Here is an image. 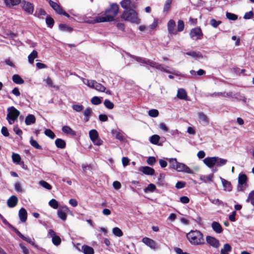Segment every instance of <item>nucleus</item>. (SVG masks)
I'll list each match as a JSON object with an SVG mask.
<instances>
[{
  "label": "nucleus",
  "mask_w": 254,
  "mask_h": 254,
  "mask_svg": "<svg viewBox=\"0 0 254 254\" xmlns=\"http://www.w3.org/2000/svg\"><path fill=\"white\" fill-rule=\"evenodd\" d=\"M216 157H206L203 161L208 167L211 168L216 165Z\"/></svg>",
  "instance_id": "obj_17"
},
{
  "label": "nucleus",
  "mask_w": 254,
  "mask_h": 254,
  "mask_svg": "<svg viewBox=\"0 0 254 254\" xmlns=\"http://www.w3.org/2000/svg\"><path fill=\"white\" fill-rule=\"evenodd\" d=\"M104 104L105 107L109 109H112L114 107V105L113 103L111 102L108 99H106L104 102Z\"/></svg>",
  "instance_id": "obj_47"
},
{
  "label": "nucleus",
  "mask_w": 254,
  "mask_h": 254,
  "mask_svg": "<svg viewBox=\"0 0 254 254\" xmlns=\"http://www.w3.org/2000/svg\"><path fill=\"white\" fill-rule=\"evenodd\" d=\"M71 213V211L65 205L60 207L57 211V214L59 218L63 221L66 220L68 213Z\"/></svg>",
  "instance_id": "obj_9"
},
{
  "label": "nucleus",
  "mask_w": 254,
  "mask_h": 254,
  "mask_svg": "<svg viewBox=\"0 0 254 254\" xmlns=\"http://www.w3.org/2000/svg\"><path fill=\"white\" fill-rule=\"evenodd\" d=\"M247 177L245 174H240L238 178V190L240 191H243L247 187Z\"/></svg>",
  "instance_id": "obj_10"
},
{
  "label": "nucleus",
  "mask_w": 254,
  "mask_h": 254,
  "mask_svg": "<svg viewBox=\"0 0 254 254\" xmlns=\"http://www.w3.org/2000/svg\"><path fill=\"white\" fill-rule=\"evenodd\" d=\"M46 22L47 24L51 28L53 27V26L54 25V20L52 17L49 16L46 18Z\"/></svg>",
  "instance_id": "obj_58"
},
{
  "label": "nucleus",
  "mask_w": 254,
  "mask_h": 254,
  "mask_svg": "<svg viewBox=\"0 0 254 254\" xmlns=\"http://www.w3.org/2000/svg\"><path fill=\"white\" fill-rule=\"evenodd\" d=\"M186 55L190 56L195 59H202L203 55L200 52L191 51L186 53Z\"/></svg>",
  "instance_id": "obj_26"
},
{
  "label": "nucleus",
  "mask_w": 254,
  "mask_h": 254,
  "mask_svg": "<svg viewBox=\"0 0 254 254\" xmlns=\"http://www.w3.org/2000/svg\"><path fill=\"white\" fill-rule=\"evenodd\" d=\"M45 135L51 139H54L55 137L54 132L50 129H46L44 132Z\"/></svg>",
  "instance_id": "obj_48"
},
{
  "label": "nucleus",
  "mask_w": 254,
  "mask_h": 254,
  "mask_svg": "<svg viewBox=\"0 0 254 254\" xmlns=\"http://www.w3.org/2000/svg\"><path fill=\"white\" fill-rule=\"evenodd\" d=\"M206 242L211 246L215 248H218L220 246V242L215 238L208 236L206 237Z\"/></svg>",
  "instance_id": "obj_14"
},
{
  "label": "nucleus",
  "mask_w": 254,
  "mask_h": 254,
  "mask_svg": "<svg viewBox=\"0 0 254 254\" xmlns=\"http://www.w3.org/2000/svg\"><path fill=\"white\" fill-rule=\"evenodd\" d=\"M112 133L115 135L116 139L123 141L124 139V133L122 132H120L117 130H113Z\"/></svg>",
  "instance_id": "obj_32"
},
{
  "label": "nucleus",
  "mask_w": 254,
  "mask_h": 254,
  "mask_svg": "<svg viewBox=\"0 0 254 254\" xmlns=\"http://www.w3.org/2000/svg\"><path fill=\"white\" fill-rule=\"evenodd\" d=\"M4 1L6 6L8 7L18 5L21 2V0H4Z\"/></svg>",
  "instance_id": "obj_30"
},
{
  "label": "nucleus",
  "mask_w": 254,
  "mask_h": 254,
  "mask_svg": "<svg viewBox=\"0 0 254 254\" xmlns=\"http://www.w3.org/2000/svg\"><path fill=\"white\" fill-rule=\"evenodd\" d=\"M142 242L152 250H155L158 249V246L157 243L151 239L144 237L142 239Z\"/></svg>",
  "instance_id": "obj_12"
},
{
  "label": "nucleus",
  "mask_w": 254,
  "mask_h": 254,
  "mask_svg": "<svg viewBox=\"0 0 254 254\" xmlns=\"http://www.w3.org/2000/svg\"><path fill=\"white\" fill-rule=\"evenodd\" d=\"M59 28L61 30L63 31H71L72 29L70 27L67 26L66 25L61 24L59 25Z\"/></svg>",
  "instance_id": "obj_61"
},
{
  "label": "nucleus",
  "mask_w": 254,
  "mask_h": 254,
  "mask_svg": "<svg viewBox=\"0 0 254 254\" xmlns=\"http://www.w3.org/2000/svg\"><path fill=\"white\" fill-rule=\"evenodd\" d=\"M12 159L14 163L19 164L21 161V157L18 154L13 153L12 155Z\"/></svg>",
  "instance_id": "obj_45"
},
{
  "label": "nucleus",
  "mask_w": 254,
  "mask_h": 254,
  "mask_svg": "<svg viewBox=\"0 0 254 254\" xmlns=\"http://www.w3.org/2000/svg\"><path fill=\"white\" fill-rule=\"evenodd\" d=\"M148 115L151 117H157L159 115V112L156 109H151L148 112Z\"/></svg>",
  "instance_id": "obj_49"
},
{
  "label": "nucleus",
  "mask_w": 254,
  "mask_h": 254,
  "mask_svg": "<svg viewBox=\"0 0 254 254\" xmlns=\"http://www.w3.org/2000/svg\"><path fill=\"white\" fill-rule=\"evenodd\" d=\"M14 188H15V190L18 192H21L23 191V190L21 186V184L19 182H16L14 184Z\"/></svg>",
  "instance_id": "obj_60"
},
{
  "label": "nucleus",
  "mask_w": 254,
  "mask_h": 254,
  "mask_svg": "<svg viewBox=\"0 0 254 254\" xmlns=\"http://www.w3.org/2000/svg\"><path fill=\"white\" fill-rule=\"evenodd\" d=\"M35 122L36 118L33 115H28L25 118V122L27 125H30L32 124H34Z\"/></svg>",
  "instance_id": "obj_33"
},
{
  "label": "nucleus",
  "mask_w": 254,
  "mask_h": 254,
  "mask_svg": "<svg viewBox=\"0 0 254 254\" xmlns=\"http://www.w3.org/2000/svg\"><path fill=\"white\" fill-rule=\"evenodd\" d=\"M184 29V23L183 20H179L178 22L177 32H181Z\"/></svg>",
  "instance_id": "obj_52"
},
{
  "label": "nucleus",
  "mask_w": 254,
  "mask_h": 254,
  "mask_svg": "<svg viewBox=\"0 0 254 254\" xmlns=\"http://www.w3.org/2000/svg\"><path fill=\"white\" fill-rule=\"evenodd\" d=\"M22 6L23 9L28 13H32L34 10L33 5L29 2L25 1L22 2Z\"/></svg>",
  "instance_id": "obj_18"
},
{
  "label": "nucleus",
  "mask_w": 254,
  "mask_h": 254,
  "mask_svg": "<svg viewBox=\"0 0 254 254\" xmlns=\"http://www.w3.org/2000/svg\"><path fill=\"white\" fill-rule=\"evenodd\" d=\"M156 189V187L155 185L153 184H150L144 190V191L145 193L153 192Z\"/></svg>",
  "instance_id": "obj_40"
},
{
  "label": "nucleus",
  "mask_w": 254,
  "mask_h": 254,
  "mask_svg": "<svg viewBox=\"0 0 254 254\" xmlns=\"http://www.w3.org/2000/svg\"><path fill=\"white\" fill-rule=\"evenodd\" d=\"M48 235L52 238V242L55 245L58 246L61 244V238L56 234L53 230L50 229L48 231Z\"/></svg>",
  "instance_id": "obj_13"
},
{
  "label": "nucleus",
  "mask_w": 254,
  "mask_h": 254,
  "mask_svg": "<svg viewBox=\"0 0 254 254\" xmlns=\"http://www.w3.org/2000/svg\"><path fill=\"white\" fill-rule=\"evenodd\" d=\"M220 179L223 186L224 188V190L228 191H231L232 186L230 182L222 178H220Z\"/></svg>",
  "instance_id": "obj_27"
},
{
  "label": "nucleus",
  "mask_w": 254,
  "mask_h": 254,
  "mask_svg": "<svg viewBox=\"0 0 254 254\" xmlns=\"http://www.w3.org/2000/svg\"><path fill=\"white\" fill-rule=\"evenodd\" d=\"M172 0H166L164 6V11H167L169 10Z\"/></svg>",
  "instance_id": "obj_56"
},
{
  "label": "nucleus",
  "mask_w": 254,
  "mask_h": 254,
  "mask_svg": "<svg viewBox=\"0 0 254 254\" xmlns=\"http://www.w3.org/2000/svg\"><path fill=\"white\" fill-rule=\"evenodd\" d=\"M89 135L90 139L94 145L100 146L103 143V141L99 137V134L96 129H91L89 132Z\"/></svg>",
  "instance_id": "obj_7"
},
{
  "label": "nucleus",
  "mask_w": 254,
  "mask_h": 254,
  "mask_svg": "<svg viewBox=\"0 0 254 254\" xmlns=\"http://www.w3.org/2000/svg\"><path fill=\"white\" fill-rule=\"evenodd\" d=\"M113 233L116 236L120 237L123 235L122 231L118 227H115L112 230Z\"/></svg>",
  "instance_id": "obj_43"
},
{
  "label": "nucleus",
  "mask_w": 254,
  "mask_h": 254,
  "mask_svg": "<svg viewBox=\"0 0 254 254\" xmlns=\"http://www.w3.org/2000/svg\"><path fill=\"white\" fill-rule=\"evenodd\" d=\"M121 18L131 23L137 24L140 23V19L137 16V13L132 9L125 10L121 15Z\"/></svg>",
  "instance_id": "obj_3"
},
{
  "label": "nucleus",
  "mask_w": 254,
  "mask_h": 254,
  "mask_svg": "<svg viewBox=\"0 0 254 254\" xmlns=\"http://www.w3.org/2000/svg\"><path fill=\"white\" fill-rule=\"evenodd\" d=\"M121 5L122 8L128 10L127 9L134 7V4L132 3L130 0H123L121 2Z\"/></svg>",
  "instance_id": "obj_21"
},
{
  "label": "nucleus",
  "mask_w": 254,
  "mask_h": 254,
  "mask_svg": "<svg viewBox=\"0 0 254 254\" xmlns=\"http://www.w3.org/2000/svg\"><path fill=\"white\" fill-rule=\"evenodd\" d=\"M139 171L146 175L152 176L155 173L154 170L148 166L141 167L139 168Z\"/></svg>",
  "instance_id": "obj_19"
},
{
  "label": "nucleus",
  "mask_w": 254,
  "mask_h": 254,
  "mask_svg": "<svg viewBox=\"0 0 254 254\" xmlns=\"http://www.w3.org/2000/svg\"><path fill=\"white\" fill-rule=\"evenodd\" d=\"M46 84L51 88L58 89V85L54 83L53 80H46Z\"/></svg>",
  "instance_id": "obj_55"
},
{
  "label": "nucleus",
  "mask_w": 254,
  "mask_h": 254,
  "mask_svg": "<svg viewBox=\"0 0 254 254\" xmlns=\"http://www.w3.org/2000/svg\"><path fill=\"white\" fill-rule=\"evenodd\" d=\"M177 97L180 99H185L187 97L186 91L183 89H179L177 93Z\"/></svg>",
  "instance_id": "obj_35"
},
{
  "label": "nucleus",
  "mask_w": 254,
  "mask_h": 254,
  "mask_svg": "<svg viewBox=\"0 0 254 254\" xmlns=\"http://www.w3.org/2000/svg\"><path fill=\"white\" fill-rule=\"evenodd\" d=\"M18 202V198L15 195H12L7 200V204L9 207H15Z\"/></svg>",
  "instance_id": "obj_22"
},
{
  "label": "nucleus",
  "mask_w": 254,
  "mask_h": 254,
  "mask_svg": "<svg viewBox=\"0 0 254 254\" xmlns=\"http://www.w3.org/2000/svg\"><path fill=\"white\" fill-rule=\"evenodd\" d=\"M23 240L25 241L26 242H28L31 245L35 246V244L33 240H32L31 238H30L29 237H25L23 235V237L21 238Z\"/></svg>",
  "instance_id": "obj_59"
},
{
  "label": "nucleus",
  "mask_w": 254,
  "mask_h": 254,
  "mask_svg": "<svg viewBox=\"0 0 254 254\" xmlns=\"http://www.w3.org/2000/svg\"><path fill=\"white\" fill-rule=\"evenodd\" d=\"M91 102L94 105H98L101 103V100L99 97L94 96L91 99Z\"/></svg>",
  "instance_id": "obj_57"
},
{
  "label": "nucleus",
  "mask_w": 254,
  "mask_h": 254,
  "mask_svg": "<svg viewBox=\"0 0 254 254\" xmlns=\"http://www.w3.org/2000/svg\"><path fill=\"white\" fill-rule=\"evenodd\" d=\"M55 144L57 147L64 148L65 146V142L61 138H58L55 141Z\"/></svg>",
  "instance_id": "obj_37"
},
{
  "label": "nucleus",
  "mask_w": 254,
  "mask_h": 254,
  "mask_svg": "<svg viewBox=\"0 0 254 254\" xmlns=\"http://www.w3.org/2000/svg\"><path fill=\"white\" fill-rule=\"evenodd\" d=\"M84 84L87 85L90 88L96 89L101 92H105L106 88L100 83H97L96 80H83Z\"/></svg>",
  "instance_id": "obj_6"
},
{
  "label": "nucleus",
  "mask_w": 254,
  "mask_h": 254,
  "mask_svg": "<svg viewBox=\"0 0 254 254\" xmlns=\"http://www.w3.org/2000/svg\"><path fill=\"white\" fill-rule=\"evenodd\" d=\"M176 23L173 19L170 20L167 23V29L168 32L171 35H176L177 31L175 29Z\"/></svg>",
  "instance_id": "obj_15"
},
{
  "label": "nucleus",
  "mask_w": 254,
  "mask_h": 254,
  "mask_svg": "<svg viewBox=\"0 0 254 254\" xmlns=\"http://www.w3.org/2000/svg\"><path fill=\"white\" fill-rule=\"evenodd\" d=\"M156 162V159L154 157H149L147 160V162L150 165H153Z\"/></svg>",
  "instance_id": "obj_64"
},
{
  "label": "nucleus",
  "mask_w": 254,
  "mask_h": 254,
  "mask_svg": "<svg viewBox=\"0 0 254 254\" xmlns=\"http://www.w3.org/2000/svg\"><path fill=\"white\" fill-rule=\"evenodd\" d=\"M254 14L253 11H251L248 12H246L244 16V18L245 19H250L253 17Z\"/></svg>",
  "instance_id": "obj_62"
},
{
  "label": "nucleus",
  "mask_w": 254,
  "mask_h": 254,
  "mask_svg": "<svg viewBox=\"0 0 254 254\" xmlns=\"http://www.w3.org/2000/svg\"><path fill=\"white\" fill-rule=\"evenodd\" d=\"M176 170L179 172H185L188 174H193L194 172L186 164L179 162Z\"/></svg>",
  "instance_id": "obj_11"
},
{
  "label": "nucleus",
  "mask_w": 254,
  "mask_h": 254,
  "mask_svg": "<svg viewBox=\"0 0 254 254\" xmlns=\"http://www.w3.org/2000/svg\"><path fill=\"white\" fill-rule=\"evenodd\" d=\"M119 7L117 3H112L110 8L107 9L103 14L95 17L93 20L87 21L89 23L110 22L114 20L119 12Z\"/></svg>",
  "instance_id": "obj_1"
},
{
  "label": "nucleus",
  "mask_w": 254,
  "mask_h": 254,
  "mask_svg": "<svg viewBox=\"0 0 254 254\" xmlns=\"http://www.w3.org/2000/svg\"><path fill=\"white\" fill-rule=\"evenodd\" d=\"M92 110L90 108H87L83 111V114L84 117V121L87 122L89 121L90 117L92 114Z\"/></svg>",
  "instance_id": "obj_23"
},
{
  "label": "nucleus",
  "mask_w": 254,
  "mask_h": 254,
  "mask_svg": "<svg viewBox=\"0 0 254 254\" xmlns=\"http://www.w3.org/2000/svg\"><path fill=\"white\" fill-rule=\"evenodd\" d=\"M248 202H250L254 206V191L251 192L247 199Z\"/></svg>",
  "instance_id": "obj_51"
},
{
  "label": "nucleus",
  "mask_w": 254,
  "mask_h": 254,
  "mask_svg": "<svg viewBox=\"0 0 254 254\" xmlns=\"http://www.w3.org/2000/svg\"><path fill=\"white\" fill-rule=\"evenodd\" d=\"M82 249L84 254H94V250L91 247L83 246Z\"/></svg>",
  "instance_id": "obj_36"
},
{
  "label": "nucleus",
  "mask_w": 254,
  "mask_h": 254,
  "mask_svg": "<svg viewBox=\"0 0 254 254\" xmlns=\"http://www.w3.org/2000/svg\"><path fill=\"white\" fill-rule=\"evenodd\" d=\"M20 112L15 108L12 106L7 109V114L6 119L10 125L14 123L15 120H17Z\"/></svg>",
  "instance_id": "obj_4"
},
{
  "label": "nucleus",
  "mask_w": 254,
  "mask_h": 254,
  "mask_svg": "<svg viewBox=\"0 0 254 254\" xmlns=\"http://www.w3.org/2000/svg\"><path fill=\"white\" fill-rule=\"evenodd\" d=\"M226 16L228 19L231 20H236L238 18V16L237 15L230 12H227Z\"/></svg>",
  "instance_id": "obj_53"
},
{
  "label": "nucleus",
  "mask_w": 254,
  "mask_h": 254,
  "mask_svg": "<svg viewBox=\"0 0 254 254\" xmlns=\"http://www.w3.org/2000/svg\"><path fill=\"white\" fill-rule=\"evenodd\" d=\"M214 175L210 174L209 175H201L199 177L200 180L204 183H209L213 181Z\"/></svg>",
  "instance_id": "obj_24"
},
{
  "label": "nucleus",
  "mask_w": 254,
  "mask_h": 254,
  "mask_svg": "<svg viewBox=\"0 0 254 254\" xmlns=\"http://www.w3.org/2000/svg\"><path fill=\"white\" fill-rule=\"evenodd\" d=\"M221 23V21H217L214 19H212L210 20V24L214 28H217Z\"/></svg>",
  "instance_id": "obj_54"
},
{
  "label": "nucleus",
  "mask_w": 254,
  "mask_h": 254,
  "mask_svg": "<svg viewBox=\"0 0 254 254\" xmlns=\"http://www.w3.org/2000/svg\"><path fill=\"white\" fill-rule=\"evenodd\" d=\"M136 60L138 62L141 64V65H142V64H144L158 69H163V67L161 64L150 60L140 58H136Z\"/></svg>",
  "instance_id": "obj_5"
},
{
  "label": "nucleus",
  "mask_w": 254,
  "mask_h": 254,
  "mask_svg": "<svg viewBox=\"0 0 254 254\" xmlns=\"http://www.w3.org/2000/svg\"><path fill=\"white\" fill-rule=\"evenodd\" d=\"M216 166L217 167L222 166L226 164L227 160L216 157Z\"/></svg>",
  "instance_id": "obj_38"
},
{
  "label": "nucleus",
  "mask_w": 254,
  "mask_h": 254,
  "mask_svg": "<svg viewBox=\"0 0 254 254\" xmlns=\"http://www.w3.org/2000/svg\"><path fill=\"white\" fill-rule=\"evenodd\" d=\"M211 227L213 230L218 234L221 233L223 231V228L222 226L217 222H213L211 224Z\"/></svg>",
  "instance_id": "obj_25"
},
{
  "label": "nucleus",
  "mask_w": 254,
  "mask_h": 254,
  "mask_svg": "<svg viewBox=\"0 0 254 254\" xmlns=\"http://www.w3.org/2000/svg\"><path fill=\"white\" fill-rule=\"evenodd\" d=\"M62 131L67 134L71 135H75L76 132L75 131L72 130L69 127L65 126L62 127Z\"/></svg>",
  "instance_id": "obj_34"
},
{
  "label": "nucleus",
  "mask_w": 254,
  "mask_h": 254,
  "mask_svg": "<svg viewBox=\"0 0 254 254\" xmlns=\"http://www.w3.org/2000/svg\"><path fill=\"white\" fill-rule=\"evenodd\" d=\"M179 162L176 158H171L169 160V166L171 168L176 170Z\"/></svg>",
  "instance_id": "obj_39"
},
{
  "label": "nucleus",
  "mask_w": 254,
  "mask_h": 254,
  "mask_svg": "<svg viewBox=\"0 0 254 254\" xmlns=\"http://www.w3.org/2000/svg\"><path fill=\"white\" fill-rule=\"evenodd\" d=\"M49 205L54 209H57L59 207V203L55 199H52L49 202Z\"/></svg>",
  "instance_id": "obj_44"
},
{
  "label": "nucleus",
  "mask_w": 254,
  "mask_h": 254,
  "mask_svg": "<svg viewBox=\"0 0 254 254\" xmlns=\"http://www.w3.org/2000/svg\"><path fill=\"white\" fill-rule=\"evenodd\" d=\"M72 109L76 112H80L83 110V106L80 104H74L72 106Z\"/></svg>",
  "instance_id": "obj_46"
},
{
  "label": "nucleus",
  "mask_w": 254,
  "mask_h": 254,
  "mask_svg": "<svg viewBox=\"0 0 254 254\" xmlns=\"http://www.w3.org/2000/svg\"><path fill=\"white\" fill-rule=\"evenodd\" d=\"M197 115L198 118V122L200 123H203L205 125H208L209 119L206 115H205L203 112H199L197 113Z\"/></svg>",
  "instance_id": "obj_16"
},
{
  "label": "nucleus",
  "mask_w": 254,
  "mask_h": 254,
  "mask_svg": "<svg viewBox=\"0 0 254 254\" xmlns=\"http://www.w3.org/2000/svg\"><path fill=\"white\" fill-rule=\"evenodd\" d=\"M232 250V247L229 244H225L224 245L223 248L220 251V254H229Z\"/></svg>",
  "instance_id": "obj_31"
},
{
  "label": "nucleus",
  "mask_w": 254,
  "mask_h": 254,
  "mask_svg": "<svg viewBox=\"0 0 254 254\" xmlns=\"http://www.w3.org/2000/svg\"><path fill=\"white\" fill-rule=\"evenodd\" d=\"M190 36L192 40L197 41L202 38L203 33L200 27H196L190 31Z\"/></svg>",
  "instance_id": "obj_8"
},
{
  "label": "nucleus",
  "mask_w": 254,
  "mask_h": 254,
  "mask_svg": "<svg viewBox=\"0 0 254 254\" xmlns=\"http://www.w3.org/2000/svg\"><path fill=\"white\" fill-rule=\"evenodd\" d=\"M49 3L54 9L59 14H60L63 12V8H61L56 2L50 0L49 1Z\"/></svg>",
  "instance_id": "obj_28"
},
{
  "label": "nucleus",
  "mask_w": 254,
  "mask_h": 254,
  "mask_svg": "<svg viewBox=\"0 0 254 254\" xmlns=\"http://www.w3.org/2000/svg\"><path fill=\"white\" fill-rule=\"evenodd\" d=\"M39 184L43 187V188H45L46 189H47L48 190H50L52 189L51 186L47 182L45 181H41L39 182Z\"/></svg>",
  "instance_id": "obj_50"
},
{
  "label": "nucleus",
  "mask_w": 254,
  "mask_h": 254,
  "mask_svg": "<svg viewBox=\"0 0 254 254\" xmlns=\"http://www.w3.org/2000/svg\"><path fill=\"white\" fill-rule=\"evenodd\" d=\"M38 52L36 50H33L28 56V62L30 64L34 63V59L38 57Z\"/></svg>",
  "instance_id": "obj_29"
},
{
  "label": "nucleus",
  "mask_w": 254,
  "mask_h": 254,
  "mask_svg": "<svg viewBox=\"0 0 254 254\" xmlns=\"http://www.w3.org/2000/svg\"><path fill=\"white\" fill-rule=\"evenodd\" d=\"M180 201L184 204H187L190 201V199L188 197L184 196L180 198Z\"/></svg>",
  "instance_id": "obj_63"
},
{
  "label": "nucleus",
  "mask_w": 254,
  "mask_h": 254,
  "mask_svg": "<svg viewBox=\"0 0 254 254\" xmlns=\"http://www.w3.org/2000/svg\"><path fill=\"white\" fill-rule=\"evenodd\" d=\"M189 242L193 246H201L205 244L203 234L198 230H191L187 234Z\"/></svg>",
  "instance_id": "obj_2"
},
{
  "label": "nucleus",
  "mask_w": 254,
  "mask_h": 254,
  "mask_svg": "<svg viewBox=\"0 0 254 254\" xmlns=\"http://www.w3.org/2000/svg\"><path fill=\"white\" fill-rule=\"evenodd\" d=\"M18 215L20 221L22 222H25L27 218V212L26 209L24 208H21L18 212Z\"/></svg>",
  "instance_id": "obj_20"
},
{
  "label": "nucleus",
  "mask_w": 254,
  "mask_h": 254,
  "mask_svg": "<svg viewBox=\"0 0 254 254\" xmlns=\"http://www.w3.org/2000/svg\"><path fill=\"white\" fill-rule=\"evenodd\" d=\"M30 143L35 148L42 149L41 146L39 144L36 140L33 139V137H31L30 138Z\"/></svg>",
  "instance_id": "obj_42"
},
{
  "label": "nucleus",
  "mask_w": 254,
  "mask_h": 254,
  "mask_svg": "<svg viewBox=\"0 0 254 254\" xmlns=\"http://www.w3.org/2000/svg\"><path fill=\"white\" fill-rule=\"evenodd\" d=\"M160 140V136L158 135L154 134L150 137V141L154 144H157Z\"/></svg>",
  "instance_id": "obj_41"
}]
</instances>
